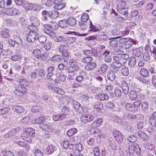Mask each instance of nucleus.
<instances>
[{"label":"nucleus","instance_id":"nucleus-1","mask_svg":"<svg viewBox=\"0 0 156 156\" xmlns=\"http://www.w3.org/2000/svg\"><path fill=\"white\" fill-rule=\"evenodd\" d=\"M68 48L67 45H60L58 49L59 51L62 53V56L60 55H55L51 58V60L53 61L59 62H67V60L69 58V53L67 51Z\"/></svg>","mask_w":156,"mask_h":156},{"label":"nucleus","instance_id":"nucleus-2","mask_svg":"<svg viewBox=\"0 0 156 156\" xmlns=\"http://www.w3.org/2000/svg\"><path fill=\"white\" fill-rule=\"evenodd\" d=\"M123 151H125L127 156H133L134 151L137 154H140L141 149L138 144L134 143L129 145V147L124 146L123 148Z\"/></svg>","mask_w":156,"mask_h":156},{"label":"nucleus","instance_id":"nucleus-3","mask_svg":"<svg viewBox=\"0 0 156 156\" xmlns=\"http://www.w3.org/2000/svg\"><path fill=\"white\" fill-rule=\"evenodd\" d=\"M28 29L30 31L27 36V40L30 42H34L37 40V37L39 35L38 29L35 27L32 28L31 27H29Z\"/></svg>","mask_w":156,"mask_h":156},{"label":"nucleus","instance_id":"nucleus-4","mask_svg":"<svg viewBox=\"0 0 156 156\" xmlns=\"http://www.w3.org/2000/svg\"><path fill=\"white\" fill-rule=\"evenodd\" d=\"M2 13L5 15L10 16H15L19 15L20 12L16 8H10L4 9L2 10Z\"/></svg>","mask_w":156,"mask_h":156},{"label":"nucleus","instance_id":"nucleus-5","mask_svg":"<svg viewBox=\"0 0 156 156\" xmlns=\"http://www.w3.org/2000/svg\"><path fill=\"white\" fill-rule=\"evenodd\" d=\"M27 91V89L25 87L18 86L16 88L14 91V94L17 96L22 97L24 94H26Z\"/></svg>","mask_w":156,"mask_h":156},{"label":"nucleus","instance_id":"nucleus-6","mask_svg":"<svg viewBox=\"0 0 156 156\" xmlns=\"http://www.w3.org/2000/svg\"><path fill=\"white\" fill-rule=\"evenodd\" d=\"M70 66L68 67L69 71H76L79 70V66L76 62L73 59H71L69 61Z\"/></svg>","mask_w":156,"mask_h":156},{"label":"nucleus","instance_id":"nucleus-7","mask_svg":"<svg viewBox=\"0 0 156 156\" xmlns=\"http://www.w3.org/2000/svg\"><path fill=\"white\" fill-rule=\"evenodd\" d=\"M33 56L36 58L43 60L45 58L44 54H41V51L39 49H36L33 51Z\"/></svg>","mask_w":156,"mask_h":156},{"label":"nucleus","instance_id":"nucleus-8","mask_svg":"<svg viewBox=\"0 0 156 156\" xmlns=\"http://www.w3.org/2000/svg\"><path fill=\"white\" fill-rule=\"evenodd\" d=\"M150 122L151 127L149 126L147 131L149 133H152L156 131V120L152 118H150Z\"/></svg>","mask_w":156,"mask_h":156},{"label":"nucleus","instance_id":"nucleus-9","mask_svg":"<svg viewBox=\"0 0 156 156\" xmlns=\"http://www.w3.org/2000/svg\"><path fill=\"white\" fill-rule=\"evenodd\" d=\"M39 126V128L42 129L48 132H52L54 130L53 127L47 124L40 123Z\"/></svg>","mask_w":156,"mask_h":156},{"label":"nucleus","instance_id":"nucleus-10","mask_svg":"<svg viewBox=\"0 0 156 156\" xmlns=\"http://www.w3.org/2000/svg\"><path fill=\"white\" fill-rule=\"evenodd\" d=\"M54 0V4H55L54 7L55 9L60 10L62 9L65 6V4L62 3L63 0Z\"/></svg>","mask_w":156,"mask_h":156},{"label":"nucleus","instance_id":"nucleus-11","mask_svg":"<svg viewBox=\"0 0 156 156\" xmlns=\"http://www.w3.org/2000/svg\"><path fill=\"white\" fill-rule=\"evenodd\" d=\"M110 52L107 50H105L104 52L101 54L102 56L104 57V60L107 63H109L111 62L112 58L109 55Z\"/></svg>","mask_w":156,"mask_h":156},{"label":"nucleus","instance_id":"nucleus-12","mask_svg":"<svg viewBox=\"0 0 156 156\" xmlns=\"http://www.w3.org/2000/svg\"><path fill=\"white\" fill-rule=\"evenodd\" d=\"M94 119L93 116L89 114H85L81 116L80 119L81 121L83 123H87L92 121Z\"/></svg>","mask_w":156,"mask_h":156},{"label":"nucleus","instance_id":"nucleus-13","mask_svg":"<svg viewBox=\"0 0 156 156\" xmlns=\"http://www.w3.org/2000/svg\"><path fill=\"white\" fill-rule=\"evenodd\" d=\"M40 21L36 17H31L30 19V23L31 25H29L27 27L28 29L29 27H31L32 28L35 27L37 28V26H38L40 24Z\"/></svg>","mask_w":156,"mask_h":156},{"label":"nucleus","instance_id":"nucleus-14","mask_svg":"<svg viewBox=\"0 0 156 156\" xmlns=\"http://www.w3.org/2000/svg\"><path fill=\"white\" fill-rule=\"evenodd\" d=\"M121 86L124 94L127 95L129 91V87L127 83L125 81H122L121 82Z\"/></svg>","mask_w":156,"mask_h":156},{"label":"nucleus","instance_id":"nucleus-15","mask_svg":"<svg viewBox=\"0 0 156 156\" xmlns=\"http://www.w3.org/2000/svg\"><path fill=\"white\" fill-rule=\"evenodd\" d=\"M102 121L103 120L101 119L98 118L91 124V127L93 129L100 126L101 125Z\"/></svg>","mask_w":156,"mask_h":156},{"label":"nucleus","instance_id":"nucleus-16","mask_svg":"<svg viewBox=\"0 0 156 156\" xmlns=\"http://www.w3.org/2000/svg\"><path fill=\"white\" fill-rule=\"evenodd\" d=\"M12 110L16 113H22L24 111V108L21 106L13 105L12 106Z\"/></svg>","mask_w":156,"mask_h":156},{"label":"nucleus","instance_id":"nucleus-17","mask_svg":"<svg viewBox=\"0 0 156 156\" xmlns=\"http://www.w3.org/2000/svg\"><path fill=\"white\" fill-rule=\"evenodd\" d=\"M114 135L116 141L119 143L121 142L123 140V136L121 133L119 131H115L114 133Z\"/></svg>","mask_w":156,"mask_h":156},{"label":"nucleus","instance_id":"nucleus-18","mask_svg":"<svg viewBox=\"0 0 156 156\" xmlns=\"http://www.w3.org/2000/svg\"><path fill=\"white\" fill-rule=\"evenodd\" d=\"M96 98L99 100L103 101L108 100L109 96L108 94L102 93L96 95Z\"/></svg>","mask_w":156,"mask_h":156},{"label":"nucleus","instance_id":"nucleus-19","mask_svg":"<svg viewBox=\"0 0 156 156\" xmlns=\"http://www.w3.org/2000/svg\"><path fill=\"white\" fill-rule=\"evenodd\" d=\"M120 36H119L118 37L113 38L112 39V40L110 41L109 42V44L110 46L113 48H116L118 44V41L116 40L118 38L121 37Z\"/></svg>","mask_w":156,"mask_h":156},{"label":"nucleus","instance_id":"nucleus-20","mask_svg":"<svg viewBox=\"0 0 156 156\" xmlns=\"http://www.w3.org/2000/svg\"><path fill=\"white\" fill-rule=\"evenodd\" d=\"M79 24L80 27V28L81 30H85L87 28L89 23L84 21H79Z\"/></svg>","mask_w":156,"mask_h":156},{"label":"nucleus","instance_id":"nucleus-21","mask_svg":"<svg viewBox=\"0 0 156 156\" xmlns=\"http://www.w3.org/2000/svg\"><path fill=\"white\" fill-rule=\"evenodd\" d=\"M97 66L96 63L95 62H90L85 66V69L88 70H90L94 69Z\"/></svg>","mask_w":156,"mask_h":156},{"label":"nucleus","instance_id":"nucleus-22","mask_svg":"<svg viewBox=\"0 0 156 156\" xmlns=\"http://www.w3.org/2000/svg\"><path fill=\"white\" fill-rule=\"evenodd\" d=\"M125 108L128 111L133 112H136L137 110L136 109V108L132 104L127 103L125 104Z\"/></svg>","mask_w":156,"mask_h":156},{"label":"nucleus","instance_id":"nucleus-23","mask_svg":"<svg viewBox=\"0 0 156 156\" xmlns=\"http://www.w3.org/2000/svg\"><path fill=\"white\" fill-rule=\"evenodd\" d=\"M68 26L73 27L75 25L76 22V20L73 17H69L66 19Z\"/></svg>","mask_w":156,"mask_h":156},{"label":"nucleus","instance_id":"nucleus-24","mask_svg":"<svg viewBox=\"0 0 156 156\" xmlns=\"http://www.w3.org/2000/svg\"><path fill=\"white\" fill-rule=\"evenodd\" d=\"M45 121V118L44 116L41 115L38 118L33 120V122L35 124L42 123V122H44Z\"/></svg>","mask_w":156,"mask_h":156},{"label":"nucleus","instance_id":"nucleus-25","mask_svg":"<svg viewBox=\"0 0 156 156\" xmlns=\"http://www.w3.org/2000/svg\"><path fill=\"white\" fill-rule=\"evenodd\" d=\"M115 73L112 70L110 71L107 75L108 79L111 81H113L115 80Z\"/></svg>","mask_w":156,"mask_h":156},{"label":"nucleus","instance_id":"nucleus-26","mask_svg":"<svg viewBox=\"0 0 156 156\" xmlns=\"http://www.w3.org/2000/svg\"><path fill=\"white\" fill-rule=\"evenodd\" d=\"M73 104L74 108L75 110L79 113H81L82 111V108L80 106V104L77 101H73Z\"/></svg>","mask_w":156,"mask_h":156},{"label":"nucleus","instance_id":"nucleus-27","mask_svg":"<svg viewBox=\"0 0 156 156\" xmlns=\"http://www.w3.org/2000/svg\"><path fill=\"white\" fill-rule=\"evenodd\" d=\"M54 69V68L53 66H50L48 68L47 70V73L46 75L47 78H51L52 76Z\"/></svg>","mask_w":156,"mask_h":156},{"label":"nucleus","instance_id":"nucleus-28","mask_svg":"<svg viewBox=\"0 0 156 156\" xmlns=\"http://www.w3.org/2000/svg\"><path fill=\"white\" fill-rule=\"evenodd\" d=\"M81 97L83 100L85 101H87L89 103L92 104L93 102V99L92 97H89L87 94L82 95Z\"/></svg>","mask_w":156,"mask_h":156},{"label":"nucleus","instance_id":"nucleus-29","mask_svg":"<svg viewBox=\"0 0 156 156\" xmlns=\"http://www.w3.org/2000/svg\"><path fill=\"white\" fill-rule=\"evenodd\" d=\"M9 32L8 29H4L1 31V35L4 38H8L10 36Z\"/></svg>","mask_w":156,"mask_h":156},{"label":"nucleus","instance_id":"nucleus-30","mask_svg":"<svg viewBox=\"0 0 156 156\" xmlns=\"http://www.w3.org/2000/svg\"><path fill=\"white\" fill-rule=\"evenodd\" d=\"M55 150V148L54 145H50L46 147L45 151L47 154H50L53 153Z\"/></svg>","mask_w":156,"mask_h":156},{"label":"nucleus","instance_id":"nucleus-31","mask_svg":"<svg viewBox=\"0 0 156 156\" xmlns=\"http://www.w3.org/2000/svg\"><path fill=\"white\" fill-rule=\"evenodd\" d=\"M139 136L141 139L144 141L147 140L148 138V136L146 133L140 131L138 133Z\"/></svg>","mask_w":156,"mask_h":156},{"label":"nucleus","instance_id":"nucleus-32","mask_svg":"<svg viewBox=\"0 0 156 156\" xmlns=\"http://www.w3.org/2000/svg\"><path fill=\"white\" fill-rule=\"evenodd\" d=\"M62 144L64 148L65 149H66L69 147V149L71 150L73 147V144H71L69 145V143L68 140L63 141Z\"/></svg>","mask_w":156,"mask_h":156},{"label":"nucleus","instance_id":"nucleus-33","mask_svg":"<svg viewBox=\"0 0 156 156\" xmlns=\"http://www.w3.org/2000/svg\"><path fill=\"white\" fill-rule=\"evenodd\" d=\"M25 133L27 134V135L31 136L33 137L34 136L35 130H34L31 128H28L25 130Z\"/></svg>","mask_w":156,"mask_h":156},{"label":"nucleus","instance_id":"nucleus-34","mask_svg":"<svg viewBox=\"0 0 156 156\" xmlns=\"http://www.w3.org/2000/svg\"><path fill=\"white\" fill-rule=\"evenodd\" d=\"M58 25L62 28H66L68 27V25L66 20H61L58 22Z\"/></svg>","mask_w":156,"mask_h":156},{"label":"nucleus","instance_id":"nucleus-35","mask_svg":"<svg viewBox=\"0 0 156 156\" xmlns=\"http://www.w3.org/2000/svg\"><path fill=\"white\" fill-rule=\"evenodd\" d=\"M18 132V131L16 129H12L7 133L5 134L4 136L5 137L8 138L11 137L12 135H14L16 133Z\"/></svg>","mask_w":156,"mask_h":156},{"label":"nucleus","instance_id":"nucleus-36","mask_svg":"<svg viewBox=\"0 0 156 156\" xmlns=\"http://www.w3.org/2000/svg\"><path fill=\"white\" fill-rule=\"evenodd\" d=\"M16 144L20 146L25 148L27 150L30 149V147L28 144L26 142L20 141L17 142Z\"/></svg>","mask_w":156,"mask_h":156},{"label":"nucleus","instance_id":"nucleus-37","mask_svg":"<svg viewBox=\"0 0 156 156\" xmlns=\"http://www.w3.org/2000/svg\"><path fill=\"white\" fill-rule=\"evenodd\" d=\"M117 10L119 13L122 15L126 16L128 15V9L126 8L117 9Z\"/></svg>","mask_w":156,"mask_h":156},{"label":"nucleus","instance_id":"nucleus-38","mask_svg":"<svg viewBox=\"0 0 156 156\" xmlns=\"http://www.w3.org/2000/svg\"><path fill=\"white\" fill-rule=\"evenodd\" d=\"M129 97L131 100H134L137 98V95L136 92L134 90H131L129 94Z\"/></svg>","mask_w":156,"mask_h":156},{"label":"nucleus","instance_id":"nucleus-39","mask_svg":"<svg viewBox=\"0 0 156 156\" xmlns=\"http://www.w3.org/2000/svg\"><path fill=\"white\" fill-rule=\"evenodd\" d=\"M136 59L134 56L131 57L130 58L129 61V65L131 67H133L136 64Z\"/></svg>","mask_w":156,"mask_h":156},{"label":"nucleus","instance_id":"nucleus-40","mask_svg":"<svg viewBox=\"0 0 156 156\" xmlns=\"http://www.w3.org/2000/svg\"><path fill=\"white\" fill-rule=\"evenodd\" d=\"M89 28L90 29L91 31L96 32L101 30V27L98 26V27L97 28L92 24V22L90 21V22Z\"/></svg>","mask_w":156,"mask_h":156},{"label":"nucleus","instance_id":"nucleus-41","mask_svg":"<svg viewBox=\"0 0 156 156\" xmlns=\"http://www.w3.org/2000/svg\"><path fill=\"white\" fill-rule=\"evenodd\" d=\"M77 132V130L76 128H72L67 131L66 134L69 136H72L75 134Z\"/></svg>","mask_w":156,"mask_h":156},{"label":"nucleus","instance_id":"nucleus-42","mask_svg":"<svg viewBox=\"0 0 156 156\" xmlns=\"http://www.w3.org/2000/svg\"><path fill=\"white\" fill-rule=\"evenodd\" d=\"M42 109L41 107L39 105H34L32 108V112L36 113L40 112Z\"/></svg>","mask_w":156,"mask_h":156},{"label":"nucleus","instance_id":"nucleus-43","mask_svg":"<svg viewBox=\"0 0 156 156\" xmlns=\"http://www.w3.org/2000/svg\"><path fill=\"white\" fill-rule=\"evenodd\" d=\"M123 64V61H121L120 62H113L112 65L115 68H119L121 67Z\"/></svg>","mask_w":156,"mask_h":156},{"label":"nucleus","instance_id":"nucleus-44","mask_svg":"<svg viewBox=\"0 0 156 156\" xmlns=\"http://www.w3.org/2000/svg\"><path fill=\"white\" fill-rule=\"evenodd\" d=\"M126 6V2L123 0H120L118 3L117 7V9H120L125 7Z\"/></svg>","mask_w":156,"mask_h":156},{"label":"nucleus","instance_id":"nucleus-45","mask_svg":"<svg viewBox=\"0 0 156 156\" xmlns=\"http://www.w3.org/2000/svg\"><path fill=\"white\" fill-rule=\"evenodd\" d=\"M76 38L73 37H67L65 41L68 44H70L74 42L76 40Z\"/></svg>","mask_w":156,"mask_h":156},{"label":"nucleus","instance_id":"nucleus-46","mask_svg":"<svg viewBox=\"0 0 156 156\" xmlns=\"http://www.w3.org/2000/svg\"><path fill=\"white\" fill-rule=\"evenodd\" d=\"M48 25L50 27V28L54 30L57 29L59 26L57 23L54 21L51 22L50 24Z\"/></svg>","mask_w":156,"mask_h":156},{"label":"nucleus","instance_id":"nucleus-47","mask_svg":"<svg viewBox=\"0 0 156 156\" xmlns=\"http://www.w3.org/2000/svg\"><path fill=\"white\" fill-rule=\"evenodd\" d=\"M54 91L59 94L63 95L65 94L64 90L62 88L57 87L55 86Z\"/></svg>","mask_w":156,"mask_h":156},{"label":"nucleus","instance_id":"nucleus-48","mask_svg":"<svg viewBox=\"0 0 156 156\" xmlns=\"http://www.w3.org/2000/svg\"><path fill=\"white\" fill-rule=\"evenodd\" d=\"M127 140L128 141L133 143L130 144H129V145L131 144L135 143V142L136 141L137 139L136 137L134 136H128Z\"/></svg>","mask_w":156,"mask_h":156},{"label":"nucleus","instance_id":"nucleus-49","mask_svg":"<svg viewBox=\"0 0 156 156\" xmlns=\"http://www.w3.org/2000/svg\"><path fill=\"white\" fill-rule=\"evenodd\" d=\"M107 68L108 66L106 64H103L101 65L99 68L98 72L100 73H103L106 71Z\"/></svg>","mask_w":156,"mask_h":156},{"label":"nucleus","instance_id":"nucleus-50","mask_svg":"<svg viewBox=\"0 0 156 156\" xmlns=\"http://www.w3.org/2000/svg\"><path fill=\"white\" fill-rule=\"evenodd\" d=\"M92 60V58L91 57L88 56L83 58L81 61L83 63L88 64L90 62H91Z\"/></svg>","mask_w":156,"mask_h":156},{"label":"nucleus","instance_id":"nucleus-51","mask_svg":"<svg viewBox=\"0 0 156 156\" xmlns=\"http://www.w3.org/2000/svg\"><path fill=\"white\" fill-rule=\"evenodd\" d=\"M140 74L144 77H147L149 75V72L146 69L142 68L140 71Z\"/></svg>","mask_w":156,"mask_h":156},{"label":"nucleus","instance_id":"nucleus-52","mask_svg":"<svg viewBox=\"0 0 156 156\" xmlns=\"http://www.w3.org/2000/svg\"><path fill=\"white\" fill-rule=\"evenodd\" d=\"M14 37L15 43L18 45H22L23 43L22 39L20 37L16 35H14Z\"/></svg>","mask_w":156,"mask_h":156},{"label":"nucleus","instance_id":"nucleus-53","mask_svg":"<svg viewBox=\"0 0 156 156\" xmlns=\"http://www.w3.org/2000/svg\"><path fill=\"white\" fill-rule=\"evenodd\" d=\"M142 109V110L146 112H148V104L146 102H143L141 104Z\"/></svg>","mask_w":156,"mask_h":156},{"label":"nucleus","instance_id":"nucleus-54","mask_svg":"<svg viewBox=\"0 0 156 156\" xmlns=\"http://www.w3.org/2000/svg\"><path fill=\"white\" fill-rule=\"evenodd\" d=\"M96 38L98 40L103 41L106 40L108 38V36L105 34H99L97 36Z\"/></svg>","mask_w":156,"mask_h":156},{"label":"nucleus","instance_id":"nucleus-55","mask_svg":"<svg viewBox=\"0 0 156 156\" xmlns=\"http://www.w3.org/2000/svg\"><path fill=\"white\" fill-rule=\"evenodd\" d=\"M121 72L123 75L126 76L129 74V70L127 67H125L122 69Z\"/></svg>","mask_w":156,"mask_h":156},{"label":"nucleus","instance_id":"nucleus-56","mask_svg":"<svg viewBox=\"0 0 156 156\" xmlns=\"http://www.w3.org/2000/svg\"><path fill=\"white\" fill-rule=\"evenodd\" d=\"M93 152L95 156H99L100 155V152L98 147L95 146L93 149Z\"/></svg>","mask_w":156,"mask_h":156},{"label":"nucleus","instance_id":"nucleus-57","mask_svg":"<svg viewBox=\"0 0 156 156\" xmlns=\"http://www.w3.org/2000/svg\"><path fill=\"white\" fill-rule=\"evenodd\" d=\"M19 83L20 85L19 86L24 87L28 85V82L27 80L21 79L19 81Z\"/></svg>","mask_w":156,"mask_h":156},{"label":"nucleus","instance_id":"nucleus-58","mask_svg":"<svg viewBox=\"0 0 156 156\" xmlns=\"http://www.w3.org/2000/svg\"><path fill=\"white\" fill-rule=\"evenodd\" d=\"M133 53L135 56L139 57L141 55V52L140 49L137 48L133 50Z\"/></svg>","mask_w":156,"mask_h":156},{"label":"nucleus","instance_id":"nucleus-59","mask_svg":"<svg viewBox=\"0 0 156 156\" xmlns=\"http://www.w3.org/2000/svg\"><path fill=\"white\" fill-rule=\"evenodd\" d=\"M10 110V108L8 107L3 108L0 109V115L6 114Z\"/></svg>","mask_w":156,"mask_h":156},{"label":"nucleus","instance_id":"nucleus-60","mask_svg":"<svg viewBox=\"0 0 156 156\" xmlns=\"http://www.w3.org/2000/svg\"><path fill=\"white\" fill-rule=\"evenodd\" d=\"M47 37L44 36H40L39 37H37V40L40 43H44L47 40Z\"/></svg>","mask_w":156,"mask_h":156},{"label":"nucleus","instance_id":"nucleus-61","mask_svg":"<svg viewBox=\"0 0 156 156\" xmlns=\"http://www.w3.org/2000/svg\"><path fill=\"white\" fill-rule=\"evenodd\" d=\"M112 53L114 55H121L123 53V51L119 49L115 48Z\"/></svg>","mask_w":156,"mask_h":156},{"label":"nucleus","instance_id":"nucleus-62","mask_svg":"<svg viewBox=\"0 0 156 156\" xmlns=\"http://www.w3.org/2000/svg\"><path fill=\"white\" fill-rule=\"evenodd\" d=\"M94 128H92L91 127L90 129V133L92 134H98L101 133V130L99 129H94Z\"/></svg>","mask_w":156,"mask_h":156},{"label":"nucleus","instance_id":"nucleus-63","mask_svg":"<svg viewBox=\"0 0 156 156\" xmlns=\"http://www.w3.org/2000/svg\"><path fill=\"white\" fill-rule=\"evenodd\" d=\"M62 114L65 115L66 116V115H68L69 113V110L68 107L66 106H64L62 107Z\"/></svg>","mask_w":156,"mask_h":156},{"label":"nucleus","instance_id":"nucleus-64","mask_svg":"<svg viewBox=\"0 0 156 156\" xmlns=\"http://www.w3.org/2000/svg\"><path fill=\"white\" fill-rule=\"evenodd\" d=\"M88 18L89 16L88 14L86 13H84L82 15L80 20L87 22Z\"/></svg>","mask_w":156,"mask_h":156}]
</instances>
